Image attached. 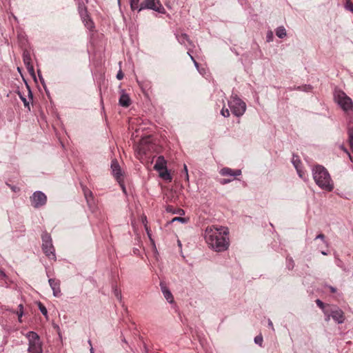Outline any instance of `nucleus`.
<instances>
[{
  "label": "nucleus",
  "instance_id": "obj_1",
  "mask_svg": "<svg viewBox=\"0 0 353 353\" xmlns=\"http://www.w3.org/2000/svg\"><path fill=\"white\" fill-rule=\"evenodd\" d=\"M228 236L229 230L223 226H209L204 233V238L209 248L218 252L228 250L230 245Z\"/></svg>",
  "mask_w": 353,
  "mask_h": 353
},
{
  "label": "nucleus",
  "instance_id": "obj_2",
  "mask_svg": "<svg viewBox=\"0 0 353 353\" xmlns=\"http://www.w3.org/2000/svg\"><path fill=\"white\" fill-rule=\"evenodd\" d=\"M312 176L316 184L322 190L332 192L334 189V183L327 170L321 165L313 167Z\"/></svg>",
  "mask_w": 353,
  "mask_h": 353
},
{
  "label": "nucleus",
  "instance_id": "obj_3",
  "mask_svg": "<svg viewBox=\"0 0 353 353\" xmlns=\"http://www.w3.org/2000/svg\"><path fill=\"white\" fill-rule=\"evenodd\" d=\"M335 102L346 113L353 111V101L343 91L336 90L334 93Z\"/></svg>",
  "mask_w": 353,
  "mask_h": 353
},
{
  "label": "nucleus",
  "instance_id": "obj_4",
  "mask_svg": "<svg viewBox=\"0 0 353 353\" xmlns=\"http://www.w3.org/2000/svg\"><path fill=\"white\" fill-rule=\"evenodd\" d=\"M25 336L28 341L29 353H43V343L37 333L30 331L25 334Z\"/></svg>",
  "mask_w": 353,
  "mask_h": 353
},
{
  "label": "nucleus",
  "instance_id": "obj_5",
  "mask_svg": "<svg viewBox=\"0 0 353 353\" xmlns=\"http://www.w3.org/2000/svg\"><path fill=\"white\" fill-rule=\"evenodd\" d=\"M232 113L237 117H241L246 110V104L236 95L232 96L228 101Z\"/></svg>",
  "mask_w": 353,
  "mask_h": 353
},
{
  "label": "nucleus",
  "instance_id": "obj_6",
  "mask_svg": "<svg viewBox=\"0 0 353 353\" xmlns=\"http://www.w3.org/2000/svg\"><path fill=\"white\" fill-rule=\"evenodd\" d=\"M41 239L43 252L50 259H53L55 261V249L52 244L51 236L47 232H43L41 235Z\"/></svg>",
  "mask_w": 353,
  "mask_h": 353
},
{
  "label": "nucleus",
  "instance_id": "obj_7",
  "mask_svg": "<svg viewBox=\"0 0 353 353\" xmlns=\"http://www.w3.org/2000/svg\"><path fill=\"white\" fill-rule=\"evenodd\" d=\"M31 205L34 208H39L46 205L47 201L46 195L41 191H36L30 198Z\"/></svg>",
  "mask_w": 353,
  "mask_h": 353
},
{
  "label": "nucleus",
  "instance_id": "obj_8",
  "mask_svg": "<svg viewBox=\"0 0 353 353\" xmlns=\"http://www.w3.org/2000/svg\"><path fill=\"white\" fill-rule=\"evenodd\" d=\"M151 9L157 11L159 13H164L165 9L159 0H145L139 9L141 11L143 9Z\"/></svg>",
  "mask_w": 353,
  "mask_h": 353
},
{
  "label": "nucleus",
  "instance_id": "obj_9",
  "mask_svg": "<svg viewBox=\"0 0 353 353\" xmlns=\"http://www.w3.org/2000/svg\"><path fill=\"white\" fill-rule=\"evenodd\" d=\"M175 36L179 43L184 46L188 51H192V49L194 48L193 42L187 34H175Z\"/></svg>",
  "mask_w": 353,
  "mask_h": 353
},
{
  "label": "nucleus",
  "instance_id": "obj_10",
  "mask_svg": "<svg viewBox=\"0 0 353 353\" xmlns=\"http://www.w3.org/2000/svg\"><path fill=\"white\" fill-rule=\"evenodd\" d=\"M331 317L337 323H343L345 321L343 312L339 308H335L331 310Z\"/></svg>",
  "mask_w": 353,
  "mask_h": 353
},
{
  "label": "nucleus",
  "instance_id": "obj_11",
  "mask_svg": "<svg viewBox=\"0 0 353 353\" xmlns=\"http://www.w3.org/2000/svg\"><path fill=\"white\" fill-rule=\"evenodd\" d=\"M48 283L52 290L53 295L56 297H59L61 295L60 281L55 279H50Z\"/></svg>",
  "mask_w": 353,
  "mask_h": 353
},
{
  "label": "nucleus",
  "instance_id": "obj_12",
  "mask_svg": "<svg viewBox=\"0 0 353 353\" xmlns=\"http://www.w3.org/2000/svg\"><path fill=\"white\" fill-rule=\"evenodd\" d=\"M23 61L28 72L30 74H33L34 73V69L32 64V59L30 52L27 50H25L23 53Z\"/></svg>",
  "mask_w": 353,
  "mask_h": 353
},
{
  "label": "nucleus",
  "instance_id": "obj_13",
  "mask_svg": "<svg viewBox=\"0 0 353 353\" xmlns=\"http://www.w3.org/2000/svg\"><path fill=\"white\" fill-rule=\"evenodd\" d=\"M160 287L163 296L167 300V301L170 303H174V296L166 285L164 283L161 282Z\"/></svg>",
  "mask_w": 353,
  "mask_h": 353
},
{
  "label": "nucleus",
  "instance_id": "obj_14",
  "mask_svg": "<svg viewBox=\"0 0 353 353\" xmlns=\"http://www.w3.org/2000/svg\"><path fill=\"white\" fill-rule=\"evenodd\" d=\"M111 168L112 170V174L115 176L116 179L118 181H120L122 174L120 165H119L117 160L112 161Z\"/></svg>",
  "mask_w": 353,
  "mask_h": 353
},
{
  "label": "nucleus",
  "instance_id": "obj_15",
  "mask_svg": "<svg viewBox=\"0 0 353 353\" xmlns=\"http://www.w3.org/2000/svg\"><path fill=\"white\" fill-rule=\"evenodd\" d=\"M119 104L125 108H128L131 104V100L128 94L123 90H121V94L119 100Z\"/></svg>",
  "mask_w": 353,
  "mask_h": 353
},
{
  "label": "nucleus",
  "instance_id": "obj_16",
  "mask_svg": "<svg viewBox=\"0 0 353 353\" xmlns=\"http://www.w3.org/2000/svg\"><path fill=\"white\" fill-rule=\"evenodd\" d=\"M220 174L222 176H237L241 174V170H232L230 168H223L220 172Z\"/></svg>",
  "mask_w": 353,
  "mask_h": 353
},
{
  "label": "nucleus",
  "instance_id": "obj_17",
  "mask_svg": "<svg viewBox=\"0 0 353 353\" xmlns=\"http://www.w3.org/2000/svg\"><path fill=\"white\" fill-rule=\"evenodd\" d=\"M167 161L163 156L158 157L156 163L154 164V169L155 170L161 171L162 170H165L167 168Z\"/></svg>",
  "mask_w": 353,
  "mask_h": 353
},
{
  "label": "nucleus",
  "instance_id": "obj_18",
  "mask_svg": "<svg viewBox=\"0 0 353 353\" xmlns=\"http://www.w3.org/2000/svg\"><path fill=\"white\" fill-rule=\"evenodd\" d=\"M159 174V176L162 178L163 179L168 181H171L172 179V177L170 174V173L168 172V169L165 168V170H162L161 171H158Z\"/></svg>",
  "mask_w": 353,
  "mask_h": 353
},
{
  "label": "nucleus",
  "instance_id": "obj_19",
  "mask_svg": "<svg viewBox=\"0 0 353 353\" xmlns=\"http://www.w3.org/2000/svg\"><path fill=\"white\" fill-rule=\"evenodd\" d=\"M348 139L350 148L353 152V123L350 124L348 127Z\"/></svg>",
  "mask_w": 353,
  "mask_h": 353
},
{
  "label": "nucleus",
  "instance_id": "obj_20",
  "mask_svg": "<svg viewBox=\"0 0 353 353\" xmlns=\"http://www.w3.org/2000/svg\"><path fill=\"white\" fill-rule=\"evenodd\" d=\"M166 211L172 214H178L180 215L185 214V211L183 209L178 208L176 210H173V207L172 205H168L166 208Z\"/></svg>",
  "mask_w": 353,
  "mask_h": 353
},
{
  "label": "nucleus",
  "instance_id": "obj_21",
  "mask_svg": "<svg viewBox=\"0 0 353 353\" xmlns=\"http://www.w3.org/2000/svg\"><path fill=\"white\" fill-rule=\"evenodd\" d=\"M276 35L281 39L286 36V31L283 26H279L276 30Z\"/></svg>",
  "mask_w": 353,
  "mask_h": 353
},
{
  "label": "nucleus",
  "instance_id": "obj_22",
  "mask_svg": "<svg viewBox=\"0 0 353 353\" xmlns=\"http://www.w3.org/2000/svg\"><path fill=\"white\" fill-rule=\"evenodd\" d=\"M312 87L310 85H304L302 86L294 87L292 90H300V91L310 92L312 90Z\"/></svg>",
  "mask_w": 353,
  "mask_h": 353
},
{
  "label": "nucleus",
  "instance_id": "obj_23",
  "mask_svg": "<svg viewBox=\"0 0 353 353\" xmlns=\"http://www.w3.org/2000/svg\"><path fill=\"white\" fill-rule=\"evenodd\" d=\"M292 163L294 165L296 170H298V168H299V165L301 164V161L299 159V157L296 155H293L292 157Z\"/></svg>",
  "mask_w": 353,
  "mask_h": 353
},
{
  "label": "nucleus",
  "instance_id": "obj_24",
  "mask_svg": "<svg viewBox=\"0 0 353 353\" xmlns=\"http://www.w3.org/2000/svg\"><path fill=\"white\" fill-rule=\"evenodd\" d=\"M84 195L85 197V199L87 200V202H90V200L92 199V193L90 190L88 189H83Z\"/></svg>",
  "mask_w": 353,
  "mask_h": 353
},
{
  "label": "nucleus",
  "instance_id": "obj_25",
  "mask_svg": "<svg viewBox=\"0 0 353 353\" xmlns=\"http://www.w3.org/2000/svg\"><path fill=\"white\" fill-rule=\"evenodd\" d=\"M130 8L132 10L139 9V0H130Z\"/></svg>",
  "mask_w": 353,
  "mask_h": 353
},
{
  "label": "nucleus",
  "instance_id": "obj_26",
  "mask_svg": "<svg viewBox=\"0 0 353 353\" xmlns=\"http://www.w3.org/2000/svg\"><path fill=\"white\" fill-rule=\"evenodd\" d=\"M315 239H316H316H321V240L323 241V243L325 244V247H327H327L329 246V243H328V242L325 240V235H324L323 234H318V235L316 236Z\"/></svg>",
  "mask_w": 353,
  "mask_h": 353
},
{
  "label": "nucleus",
  "instance_id": "obj_27",
  "mask_svg": "<svg viewBox=\"0 0 353 353\" xmlns=\"http://www.w3.org/2000/svg\"><path fill=\"white\" fill-rule=\"evenodd\" d=\"M39 309L43 316H48V310L41 303H39Z\"/></svg>",
  "mask_w": 353,
  "mask_h": 353
},
{
  "label": "nucleus",
  "instance_id": "obj_28",
  "mask_svg": "<svg viewBox=\"0 0 353 353\" xmlns=\"http://www.w3.org/2000/svg\"><path fill=\"white\" fill-rule=\"evenodd\" d=\"M345 8L346 10L353 12V3L350 0H347L345 4Z\"/></svg>",
  "mask_w": 353,
  "mask_h": 353
},
{
  "label": "nucleus",
  "instance_id": "obj_29",
  "mask_svg": "<svg viewBox=\"0 0 353 353\" xmlns=\"http://www.w3.org/2000/svg\"><path fill=\"white\" fill-rule=\"evenodd\" d=\"M254 342L256 344H258L260 346L262 345V343H263V336L262 335H258L256 336L255 338H254Z\"/></svg>",
  "mask_w": 353,
  "mask_h": 353
},
{
  "label": "nucleus",
  "instance_id": "obj_30",
  "mask_svg": "<svg viewBox=\"0 0 353 353\" xmlns=\"http://www.w3.org/2000/svg\"><path fill=\"white\" fill-rule=\"evenodd\" d=\"M294 261L292 258H288L287 259V267L289 270H291L294 268Z\"/></svg>",
  "mask_w": 353,
  "mask_h": 353
},
{
  "label": "nucleus",
  "instance_id": "obj_31",
  "mask_svg": "<svg viewBox=\"0 0 353 353\" xmlns=\"http://www.w3.org/2000/svg\"><path fill=\"white\" fill-rule=\"evenodd\" d=\"M114 294L117 299L121 301V293L119 290H118L116 288L114 289Z\"/></svg>",
  "mask_w": 353,
  "mask_h": 353
},
{
  "label": "nucleus",
  "instance_id": "obj_32",
  "mask_svg": "<svg viewBox=\"0 0 353 353\" xmlns=\"http://www.w3.org/2000/svg\"><path fill=\"white\" fill-rule=\"evenodd\" d=\"M172 221V222L179 221V222H181V223H187V219L183 217H174Z\"/></svg>",
  "mask_w": 353,
  "mask_h": 353
},
{
  "label": "nucleus",
  "instance_id": "obj_33",
  "mask_svg": "<svg viewBox=\"0 0 353 353\" xmlns=\"http://www.w3.org/2000/svg\"><path fill=\"white\" fill-rule=\"evenodd\" d=\"M221 115H223L224 117H228L230 116V112L228 109L227 108H223L221 111Z\"/></svg>",
  "mask_w": 353,
  "mask_h": 353
},
{
  "label": "nucleus",
  "instance_id": "obj_34",
  "mask_svg": "<svg viewBox=\"0 0 353 353\" xmlns=\"http://www.w3.org/2000/svg\"><path fill=\"white\" fill-rule=\"evenodd\" d=\"M144 228H145V230L146 231V233H147L149 239H150L151 241H153L152 239V236H151V233H150V230L149 227L148 226L147 224H145V227Z\"/></svg>",
  "mask_w": 353,
  "mask_h": 353
},
{
  "label": "nucleus",
  "instance_id": "obj_35",
  "mask_svg": "<svg viewBox=\"0 0 353 353\" xmlns=\"http://www.w3.org/2000/svg\"><path fill=\"white\" fill-rule=\"evenodd\" d=\"M316 305L321 308V309H323L324 308V303L323 302H322L320 299H316Z\"/></svg>",
  "mask_w": 353,
  "mask_h": 353
},
{
  "label": "nucleus",
  "instance_id": "obj_36",
  "mask_svg": "<svg viewBox=\"0 0 353 353\" xmlns=\"http://www.w3.org/2000/svg\"><path fill=\"white\" fill-rule=\"evenodd\" d=\"M17 316H18L19 321L21 322L22 321L21 318H22V316L23 315V311H18L17 312Z\"/></svg>",
  "mask_w": 353,
  "mask_h": 353
},
{
  "label": "nucleus",
  "instance_id": "obj_37",
  "mask_svg": "<svg viewBox=\"0 0 353 353\" xmlns=\"http://www.w3.org/2000/svg\"><path fill=\"white\" fill-rule=\"evenodd\" d=\"M117 78L119 80H121L123 78V74L121 70H119L117 74Z\"/></svg>",
  "mask_w": 353,
  "mask_h": 353
},
{
  "label": "nucleus",
  "instance_id": "obj_38",
  "mask_svg": "<svg viewBox=\"0 0 353 353\" xmlns=\"http://www.w3.org/2000/svg\"><path fill=\"white\" fill-rule=\"evenodd\" d=\"M231 181H232V179H221L220 181V183L222 184V185H225V184L228 183H230Z\"/></svg>",
  "mask_w": 353,
  "mask_h": 353
},
{
  "label": "nucleus",
  "instance_id": "obj_39",
  "mask_svg": "<svg viewBox=\"0 0 353 353\" xmlns=\"http://www.w3.org/2000/svg\"><path fill=\"white\" fill-rule=\"evenodd\" d=\"M340 148H341V150H343L345 152H346L347 154L348 157L352 160L351 155L349 153V152L347 150V149L343 145H341Z\"/></svg>",
  "mask_w": 353,
  "mask_h": 353
},
{
  "label": "nucleus",
  "instance_id": "obj_40",
  "mask_svg": "<svg viewBox=\"0 0 353 353\" xmlns=\"http://www.w3.org/2000/svg\"><path fill=\"white\" fill-rule=\"evenodd\" d=\"M336 264L339 267H341V268H342V267H343V265H342V264H343L342 261H341V259H338V258H336Z\"/></svg>",
  "mask_w": 353,
  "mask_h": 353
},
{
  "label": "nucleus",
  "instance_id": "obj_41",
  "mask_svg": "<svg viewBox=\"0 0 353 353\" xmlns=\"http://www.w3.org/2000/svg\"><path fill=\"white\" fill-rule=\"evenodd\" d=\"M296 171H297V173L299 175V176L303 179L304 173L301 171V170L300 169V167L298 168V170H296Z\"/></svg>",
  "mask_w": 353,
  "mask_h": 353
},
{
  "label": "nucleus",
  "instance_id": "obj_42",
  "mask_svg": "<svg viewBox=\"0 0 353 353\" xmlns=\"http://www.w3.org/2000/svg\"><path fill=\"white\" fill-rule=\"evenodd\" d=\"M324 313H325V316H326V317H325V321H330V318H332V317H331V314H328L326 311H324Z\"/></svg>",
  "mask_w": 353,
  "mask_h": 353
},
{
  "label": "nucleus",
  "instance_id": "obj_43",
  "mask_svg": "<svg viewBox=\"0 0 353 353\" xmlns=\"http://www.w3.org/2000/svg\"><path fill=\"white\" fill-rule=\"evenodd\" d=\"M183 168H184V172L185 173L186 179L188 180L189 176H188V168L185 164H184Z\"/></svg>",
  "mask_w": 353,
  "mask_h": 353
},
{
  "label": "nucleus",
  "instance_id": "obj_44",
  "mask_svg": "<svg viewBox=\"0 0 353 353\" xmlns=\"http://www.w3.org/2000/svg\"><path fill=\"white\" fill-rule=\"evenodd\" d=\"M22 100H23L25 107H27V108H28V109H30L29 103L27 101L26 99L22 98Z\"/></svg>",
  "mask_w": 353,
  "mask_h": 353
},
{
  "label": "nucleus",
  "instance_id": "obj_45",
  "mask_svg": "<svg viewBox=\"0 0 353 353\" xmlns=\"http://www.w3.org/2000/svg\"><path fill=\"white\" fill-rule=\"evenodd\" d=\"M141 221H142V223H143V224L144 225H145V224L148 225L147 217L145 216H143L141 217Z\"/></svg>",
  "mask_w": 353,
  "mask_h": 353
},
{
  "label": "nucleus",
  "instance_id": "obj_46",
  "mask_svg": "<svg viewBox=\"0 0 353 353\" xmlns=\"http://www.w3.org/2000/svg\"><path fill=\"white\" fill-rule=\"evenodd\" d=\"M272 33L270 32L267 36V40H268V41H272Z\"/></svg>",
  "mask_w": 353,
  "mask_h": 353
},
{
  "label": "nucleus",
  "instance_id": "obj_47",
  "mask_svg": "<svg viewBox=\"0 0 353 353\" xmlns=\"http://www.w3.org/2000/svg\"><path fill=\"white\" fill-rule=\"evenodd\" d=\"M188 54L190 56V59H192V61L194 63V61H196V60L194 59V58L192 56L191 54V51H188Z\"/></svg>",
  "mask_w": 353,
  "mask_h": 353
},
{
  "label": "nucleus",
  "instance_id": "obj_48",
  "mask_svg": "<svg viewBox=\"0 0 353 353\" xmlns=\"http://www.w3.org/2000/svg\"><path fill=\"white\" fill-rule=\"evenodd\" d=\"M138 149H139V154H141V153L145 154V150L142 148L141 146H139Z\"/></svg>",
  "mask_w": 353,
  "mask_h": 353
},
{
  "label": "nucleus",
  "instance_id": "obj_49",
  "mask_svg": "<svg viewBox=\"0 0 353 353\" xmlns=\"http://www.w3.org/2000/svg\"><path fill=\"white\" fill-rule=\"evenodd\" d=\"M88 343H89V344H90V353H94V348H93V347H92V343H91V341H90V340H89V341H88Z\"/></svg>",
  "mask_w": 353,
  "mask_h": 353
},
{
  "label": "nucleus",
  "instance_id": "obj_50",
  "mask_svg": "<svg viewBox=\"0 0 353 353\" xmlns=\"http://www.w3.org/2000/svg\"><path fill=\"white\" fill-rule=\"evenodd\" d=\"M268 325L270 327H271L274 330L273 323L271 320H268Z\"/></svg>",
  "mask_w": 353,
  "mask_h": 353
},
{
  "label": "nucleus",
  "instance_id": "obj_51",
  "mask_svg": "<svg viewBox=\"0 0 353 353\" xmlns=\"http://www.w3.org/2000/svg\"><path fill=\"white\" fill-rule=\"evenodd\" d=\"M11 189L14 192H17V191L19 190V189L17 187H16V186H11Z\"/></svg>",
  "mask_w": 353,
  "mask_h": 353
},
{
  "label": "nucleus",
  "instance_id": "obj_52",
  "mask_svg": "<svg viewBox=\"0 0 353 353\" xmlns=\"http://www.w3.org/2000/svg\"><path fill=\"white\" fill-rule=\"evenodd\" d=\"M329 288H330V291L333 293L336 292V289L332 286H330Z\"/></svg>",
  "mask_w": 353,
  "mask_h": 353
},
{
  "label": "nucleus",
  "instance_id": "obj_53",
  "mask_svg": "<svg viewBox=\"0 0 353 353\" xmlns=\"http://www.w3.org/2000/svg\"><path fill=\"white\" fill-rule=\"evenodd\" d=\"M19 311H23V306L22 304L19 305Z\"/></svg>",
  "mask_w": 353,
  "mask_h": 353
},
{
  "label": "nucleus",
  "instance_id": "obj_54",
  "mask_svg": "<svg viewBox=\"0 0 353 353\" xmlns=\"http://www.w3.org/2000/svg\"><path fill=\"white\" fill-rule=\"evenodd\" d=\"M321 254H322L323 255H325V256L328 254V253H327V252H325V251H323V250H322V251H321Z\"/></svg>",
  "mask_w": 353,
  "mask_h": 353
},
{
  "label": "nucleus",
  "instance_id": "obj_55",
  "mask_svg": "<svg viewBox=\"0 0 353 353\" xmlns=\"http://www.w3.org/2000/svg\"><path fill=\"white\" fill-rule=\"evenodd\" d=\"M194 64L196 68H199V63L196 61H194Z\"/></svg>",
  "mask_w": 353,
  "mask_h": 353
},
{
  "label": "nucleus",
  "instance_id": "obj_56",
  "mask_svg": "<svg viewBox=\"0 0 353 353\" xmlns=\"http://www.w3.org/2000/svg\"><path fill=\"white\" fill-rule=\"evenodd\" d=\"M117 1H118L119 4H120V0H117Z\"/></svg>",
  "mask_w": 353,
  "mask_h": 353
}]
</instances>
